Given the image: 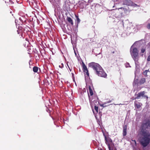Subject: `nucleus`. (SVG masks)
<instances>
[{"label":"nucleus","instance_id":"14","mask_svg":"<svg viewBox=\"0 0 150 150\" xmlns=\"http://www.w3.org/2000/svg\"><path fill=\"white\" fill-rule=\"evenodd\" d=\"M88 87L89 90V94L91 96H92L93 95V93L91 86H88Z\"/></svg>","mask_w":150,"mask_h":150},{"label":"nucleus","instance_id":"29","mask_svg":"<svg viewBox=\"0 0 150 150\" xmlns=\"http://www.w3.org/2000/svg\"><path fill=\"white\" fill-rule=\"evenodd\" d=\"M62 67H61V66H60V65L59 66V67L61 68H62L63 67V64H62Z\"/></svg>","mask_w":150,"mask_h":150},{"label":"nucleus","instance_id":"32","mask_svg":"<svg viewBox=\"0 0 150 150\" xmlns=\"http://www.w3.org/2000/svg\"><path fill=\"white\" fill-rule=\"evenodd\" d=\"M112 53L114 54V53H115V52H114V51H113V52H112Z\"/></svg>","mask_w":150,"mask_h":150},{"label":"nucleus","instance_id":"9","mask_svg":"<svg viewBox=\"0 0 150 150\" xmlns=\"http://www.w3.org/2000/svg\"><path fill=\"white\" fill-rule=\"evenodd\" d=\"M142 105V104L140 102H137L136 101L134 102L135 107L137 109L139 108Z\"/></svg>","mask_w":150,"mask_h":150},{"label":"nucleus","instance_id":"35","mask_svg":"<svg viewBox=\"0 0 150 150\" xmlns=\"http://www.w3.org/2000/svg\"><path fill=\"white\" fill-rule=\"evenodd\" d=\"M127 64V65H129V64Z\"/></svg>","mask_w":150,"mask_h":150},{"label":"nucleus","instance_id":"16","mask_svg":"<svg viewBox=\"0 0 150 150\" xmlns=\"http://www.w3.org/2000/svg\"><path fill=\"white\" fill-rule=\"evenodd\" d=\"M33 71L34 72H37L38 70V67L37 66H35L33 68Z\"/></svg>","mask_w":150,"mask_h":150},{"label":"nucleus","instance_id":"15","mask_svg":"<svg viewBox=\"0 0 150 150\" xmlns=\"http://www.w3.org/2000/svg\"><path fill=\"white\" fill-rule=\"evenodd\" d=\"M146 50V46H143L142 47L141 51V53H144L145 52Z\"/></svg>","mask_w":150,"mask_h":150},{"label":"nucleus","instance_id":"25","mask_svg":"<svg viewBox=\"0 0 150 150\" xmlns=\"http://www.w3.org/2000/svg\"><path fill=\"white\" fill-rule=\"evenodd\" d=\"M107 145L108 146V148H109V150H112V149H111V147L110 146V144H108V145Z\"/></svg>","mask_w":150,"mask_h":150},{"label":"nucleus","instance_id":"4","mask_svg":"<svg viewBox=\"0 0 150 150\" xmlns=\"http://www.w3.org/2000/svg\"><path fill=\"white\" fill-rule=\"evenodd\" d=\"M146 92L145 91H141L138 93L137 94H135V99H139L142 98L146 99L148 100L149 97L147 95H145Z\"/></svg>","mask_w":150,"mask_h":150},{"label":"nucleus","instance_id":"17","mask_svg":"<svg viewBox=\"0 0 150 150\" xmlns=\"http://www.w3.org/2000/svg\"><path fill=\"white\" fill-rule=\"evenodd\" d=\"M127 129H123V136L124 137L127 134Z\"/></svg>","mask_w":150,"mask_h":150},{"label":"nucleus","instance_id":"34","mask_svg":"<svg viewBox=\"0 0 150 150\" xmlns=\"http://www.w3.org/2000/svg\"><path fill=\"white\" fill-rule=\"evenodd\" d=\"M120 8L122 9V7H121V8Z\"/></svg>","mask_w":150,"mask_h":150},{"label":"nucleus","instance_id":"22","mask_svg":"<svg viewBox=\"0 0 150 150\" xmlns=\"http://www.w3.org/2000/svg\"><path fill=\"white\" fill-rule=\"evenodd\" d=\"M146 28L149 29H150V23L146 25Z\"/></svg>","mask_w":150,"mask_h":150},{"label":"nucleus","instance_id":"12","mask_svg":"<svg viewBox=\"0 0 150 150\" xmlns=\"http://www.w3.org/2000/svg\"><path fill=\"white\" fill-rule=\"evenodd\" d=\"M67 19L68 22L70 23L71 25H73L74 23L73 20L70 17H67Z\"/></svg>","mask_w":150,"mask_h":150},{"label":"nucleus","instance_id":"1","mask_svg":"<svg viewBox=\"0 0 150 150\" xmlns=\"http://www.w3.org/2000/svg\"><path fill=\"white\" fill-rule=\"evenodd\" d=\"M140 130L142 136L139 138V142L143 147H145L150 142V120H146L142 124Z\"/></svg>","mask_w":150,"mask_h":150},{"label":"nucleus","instance_id":"6","mask_svg":"<svg viewBox=\"0 0 150 150\" xmlns=\"http://www.w3.org/2000/svg\"><path fill=\"white\" fill-rule=\"evenodd\" d=\"M82 68L83 72L86 75L88 76H89V73L87 68L84 63L82 62Z\"/></svg>","mask_w":150,"mask_h":150},{"label":"nucleus","instance_id":"2","mask_svg":"<svg viewBox=\"0 0 150 150\" xmlns=\"http://www.w3.org/2000/svg\"><path fill=\"white\" fill-rule=\"evenodd\" d=\"M88 66L92 68L95 74L98 76L104 78L107 77V74L98 64L94 62H91L88 64Z\"/></svg>","mask_w":150,"mask_h":150},{"label":"nucleus","instance_id":"3","mask_svg":"<svg viewBox=\"0 0 150 150\" xmlns=\"http://www.w3.org/2000/svg\"><path fill=\"white\" fill-rule=\"evenodd\" d=\"M130 52L131 54L134 61H136L138 59V51L137 48L134 47L132 48L131 47L130 49Z\"/></svg>","mask_w":150,"mask_h":150},{"label":"nucleus","instance_id":"13","mask_svg":"<svg viewBox=\"0 0 150 150\" xmlns=\"http://www.w3.org/2000/svg\"><path fill=\"white\" fill-rule=\"evenodd\" d=\"M146 79L144 78H142L139 81V83L140 85H142L146 82Z\"/></svg>","mask_w":150,"mask_h":150},{"label":"nucleus","instance_id":"21","mask_svg":"<svg viewBox=\"0 0 150 150\" xmlns=\"http://www.w3.org/2000/svg\"><path fill=\"white\" fill-rule=\"evenodd\" d=\"M94 109L96 110V112L98 113V107L96 105H95Z\"/></svg>","mask_w":150,"mask_h":150},{"label":"nucleus","instance_id":"31","mask_svg":"<svg viewBox=\"0 0 150 150\" xmlns=\"http://www.w3.org/2000/svg\"><path fill=\"white\" fill-rule=\"evenodd\" d=\"M133 141V140H132ZM133 141H134V142L135 143V144H136V141L135 140H134Z\"/></svg>","mask_w":150,"mask_h":150},{"label":"nucleus","instance_id":"11","mask_svg":"<svg viewBox=\"0 0 150 150\" xmlns=\"http://www.w3.org/2000/svg\"><path fill=\"white\" fill-rule=\"evenodd\" d=\"M95 99L93 100V103L95 105H97L99 103V99L97 96H96Z\"/></svg>","mask_w":150,"mask_h":150},{"label":"nucleus","instance_id":"26","mask_svg":"<svg viewBox=\"0 0 150 150\" xmlns=\"http://www.w3.org/2000/svg\"><path fill=\"white\" fill-rule=\"evenodd\" d=\"M138 80L137 79L134 81V83H135V84H137V83H138Z\"/></svg>","mask_w":150,"mask_h":150},{"label":"nucleus","instance_id":"24","mask_svg":"<svg viewBox=\"0 0 150 150\" xmlns=\"http://www.w3.org/2000/svg\"><path fill=\"white\" fill-rule=\"evenodd\" d=\"M127 126L126 125H124L123 127V129H127Z\"/></svg>","mask_w":150,"mask_h":150},{"label":"nucleus","instance_id":"19","mask_svg":"<svg viewBox=\"0 0 150 150\" xmlns=\"http://www.w3.org/2000/svg\"><path fill=\"white\" fill-rule=\"evenodd\" d=\"M6 3L8 4V5H10L13 3L11 0H9L8 1H5Z\"/></svg>","mask_w":150,"mask_h":150},{"label":"nucleus","instance_id":"30","mask_svg":"<svg viewBox=\"0 0 150 150\" xmlns=\"http://www.w3.org/2000/svg\"><path fill=\"white\" fill-rule=\"evenodd\" d=\"M111 102V101H108L107 102V103H110Z\"/></svg>","mask_w":150,"mask_h":150},{"label":"nucleus","instance_id":"18","mask_svg":"<svg viewBox=\"0 0 150 150\" xmlns=\"http://www.w3.org/2000/svg\"><path fill=\"white\" fill-rule=\"evenodd\" d=\"M75 17L76 18V21H77V24H79L80 22V20L79 19V18L78 16H77L76 15H75Z\"/></svg>","mask_w":150,"mask_h":150},{"label":"nucleus","instance_id":"33","mask_svg":"<svg viewBox=\"0 0 150 150\" xmlns=\"http://www.w3.org/2000/svg\"><path fill=\"white\" fill-rule=\"evenodd\" d=\"M100 150H103L102 149H100Z\"/></svg>","mask_w":150,"mask_h":150},{"label":"nucleus","instance_id":"5","mask_svg":"<svg viewBox=\"0 0 150 150\" xmlns=\"http://www.w3.org/2000/svg\"><path fill=\"white\" fill-rule=\"evenodd\" d=\"M123 4L128 6H132L134 7L137 6V4L134 3L131 0H125L124 1Z\"/></svg>","mask_w":150,"mask_h":150},{"label":"nucleus","instance_id":"28","mask_svg":"<svg viewBox=\"0 0 150 150\" xmlns=\"http://www.w3.org/2000/svg\"><path fill=\"white\" fill-rule=\"evenodd\" d=\"M88 96L89 98L90 101H92V100L91 99V98H90V96H89V94H88Z\"/></svg>","mask_w":150,"mask_h":150},{"label":"nucleus","instance_id":"23","mask_svg":"<svg viewBox=\"0 0 150 150\" xmlns=\"http://www.w3.org/2000/svg\"><path fill=\"white\" fill-rule=\"evenodd\" d=\"M67 66L69 70L70 71H71V70L72 69V67H70L68 65V64H67Z\"/></svg>","mask_w":150,"mask_h":150},{"label":"nucleus","instance_id":"27","mask_svg":"<svg viewBox=\"0 0 150 150\" xmlns=\"http://www.w3.org/2000/svg\"><path fill=\"white\" fill-rule=\"evenodd\" d=\"M105 103H104V104H102V105H101V106H103V107H106V105H105Z\"/></svg>","mask_w":150,"mask_h":150},{"label":"nucleus","instance_id":"8","mask_svg":"<svg viewBox=\"0 0 150 150\" xmlns=\"http://www.w3.org/2000/svg\"><path fill=\"white\" fill-rule=\"evenodd\" d=\"M18 34H19L20 38L23 37V33L22 31V28L20 26L18 27V30H17Z\"/></svg>","mask_w":150,"mask_h":150},{"label":"nucleus","instance_id":"10","mask_svg":"<svg viewBox=\"0 0 150 150\" xmlns=\"http://www.w3.org/2000/svg\"><path fill=\"white\" fill-rule=\"evenodd\" d=\"M63 8L64 10L67 11L69 10L70 8V6L68 3H65V4L63 6Z\"/></svg>","mask_w":150,"mask_h":150},{"label":"nucleus","instance_id":"20","mask_svg":"<svg viewBox=\"0 0 150 150\" xmlns=\"http://www.w3.org/2000/svg\"><path fill=\"white\" fill-rule=\"evenodd\" d=\"M149 70H145L143 72V74L145 75V76H147V73L148 72H149Z\"/></svg>","mask_w":150,"mask_h":150},{"label":"nucleus","instance_id":"7","mask_svg":"<svg viewBox=\"0 0 150 150\" xmlns=\"http://www.w3.org/2000/svg\"><path fill=\"white\" fill-rule=\"evenodd\" d=\"M106 144L108 145V144H110V143L112 142V141L111 139L110 138H107L106 136L104 134Z\"/></svg>","mask_w":150,"mask_h":150}]
</instances>
